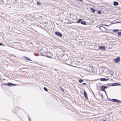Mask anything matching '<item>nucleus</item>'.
Returning a JSON list of instances; mask_svg holds the SVG:
<instances>
[{
	"label": "nucleus",
	"mask_w": 121,
	"mask_h": 121,
	"mask_svg": "<svg viewBox=\"0 0 121 121\" xmlns=\"http://www.w3.org/2000/svg\"><path fill=\"white\" fill-rule=\"evenodd\" d=\"M106 47L105 46H102L99 47V49L101 50L104 51Z\"/></svg>",
	"instance_id": "2"
},
{
	"label": "nucleus",
	"mask_w": 121,
	"mask_h": 121,
	"mask_svg": "<svg viewBox=\"0 0 121 121\" xmlns=\"http://www.w3.org/2000/svg\"><path fill=\"white\" fill-rule=\"evenodd\" d=\"M26 58L28 60H31L30 59H29L28 58L26 57Z\"/></svg>",
	"instance_id": "19"
},
{
	"label": "nucleus",
	"mask_w": 121,
	"mask_h": 121,
	"mask_svg": "<svg viewBox=\"0 0 121 121\" xmlns=\"http://www.w3.org/2000/svg\"><path fill=\"white\" fill-rule=\"evenodd\" d=\"M112 101L113 102H120V101L118 100H117L116 99H112Z\"/></svg>",
	"instance_id": "10"
},
{
	"label": "nucleus",
	"mask_w": 121,
	"mask_h": 121,
	"mask_svg": "<svg viewBox=\"0 0 121 121\" xmlns=\"http://www.w3.org/2000/svg\"><path fill=\"white\" fill-rule=\"evenodd\" d=\"M68 65H69V64H68Z\"/></svg>",
	"instance_id": "24"
},
{
	"label": "nucleus",
	"mask_w": 121,
	"mask_h": 121,
	"mask_svg": "<svg viewBox=\"0 0 121 121\" xmlns=\"http://www.w3.org/2000/svg\"><path fill=\"white\" fill-rule=\"evenodd\" d=\"M7 85L9 86H14L15 84H13L11 83H7Z\"/></svg>",
	"instance_id": "8"
},
{
	"label": "nucleus",
	"mask_w": 121,
	"mask_h": 121,
	"mask_svg": "<svg viewBox=\"0 0 121 121\" xmlns=\"http://www.w3.org/2000/svg\"><path fill=\"white\" fill-rule=\"evenodd\" d=\"M119 31V30L118 29L113 30V32H117L118 31Z\"/></svg>",
	"instance_id": "13"
},
{
	"label": "nucleus",
	"mask_w": 121,
	"mask_h": 121,
	"mask_svg": "<svg viewBox=\"0 0 121 121\" xmlns=\"http://www.w3.org/2000/svg\"><path fill=\"white\" fill-rule=\"evenodd\" d=\"M83 94L85 97L87 99H88L87 94L85 91H84L83 92Z\"/></svg>",
	"instance_id": "5"
},
{
	"label": "nucleus",
	"mask_w": 121,
	"mask_h": 121,
	"mask_svg": "<svg viewBox=\"0 0 121 121\" xmlns=\"http://www.w3.org/2000/svg\"><path fill=\"white\" fill-rule=\"evenodd\" d=\"M81 19H79V20L77 21V23H81Z\"/></svg>",
	"instance_id": "11"
},
{
	"label": "nucleus",
	"mask_w": 121,
	"mask_h": 121,
	"mask_svg": "<svg viewBox=\"0 0 121 121\" xmlns=\"http://www.w3.org/2000/svg\"><path fill=\"white\" fill-rule=\"evenodd\" d=\"M99 80L102 81H108V80L105 78H101L99 79Z\"/></svg>",
	"instance_id": "7"
},
{
	"label": "nucleus",
	"mask_w": 121,
	"mask_h": 121,
	"mask_svg": "<svg viewBox=\"0 0 121 121\" xmlns=\"http://www.w3.org/2000/svg\"><path fill=\"white\" fill-rule=\"evenodd\" d=\"M98 13L99 14H100L101 13V12L100 11H98Z\"/></svg>",
	"instance_id": "18"
},
{
	"label": "nucleus",
	"mask_w": 121,
	"mask_h": 121,
	"mask_svg": "<svg viewBox=\"0 0 121 121\" xmlns=\"http://www.w3.org/2000/svg\"><path fill=\"white\" fill-rule=\"evenodd\" d=\"M112 86H116L121 85L120 84L116 83H113L111 84Z\"/></svg>",
	"instance_id": "6"
},
{
	"label": "nucleus",
	"mask_w": 121,
	"mask_h": 121,
	"mask_svg": "<svg viewBox=\"0 0 121 121\" xmlns=\"http://www.w3.org/2000/svg\"><path fill=\"white\" fill-rule=\"evenodd\" d=\"M117 34L119 36L121 35V32H118L117 33Z\"/></svg>",
	"instance_id": "15"
},
{
	"label": "nucleus",
	"mask_w": 121,
	"mask_h": 121,
	"mask_svg": "<svg viewBox=\"0 0 121 121\" xmlns=\"http://www.w3.org/2000/svg\"><path fill=\"white\" fill-rule=\"evenodd\" d=\"M3 45V44L1 43H0V45Z\"/></svg>",
	"instance_id": "22"
},
{
	"label": "nucleus",
	"mask_w": 121,
	"mask_h": 121,
	"mask_svg": "<svg viewBox=\"0 0 121 121\" xmlns=\"http://www.w3.org/2000/svg\"><path fill=\"white\" fill-rule=\"evenodd\" d=\"M79 81L80 83H82L83 82V80L82 79H80L79 80Z\"/></svg>",
	"instance_id": "16"
},
{
	"label": "nucleus",
	"mask_w": 121,
	"mask_h": 121,
	"mask_svg": "<svg viewBox=\"0 0 121 121\" xmlns=\"http://www.w3.org/2000/svg\"><path fill=\"white\" fill-rule=\"evenodd\" d=\"M37 4H39V2H37Z\"/></svg>",
	"instance_id": "20"
},
{
	"label": "nucleus",
	"mask_w": 121,
	"mask_h": 121,
	"mask_svg": "<svg viewBox=\"0 0 121 121\" xmlns=\"http://www.w3.org/2000/svg\"><path fill=\"white\" fill-rule=\"evenodd\" d=\"M44 89L45 91H48L46 87H44Z\"/></svg>",
	"instance_id": "17"
},
{
	"label": "nucleus",
	"mask_w": 121,
	"mask_h": 121,
	"mask_svg": "<svg viewBox=\"0 0 121 121\" xmlns=\"http://www.w3.org/2000/svg\"><path fill=\"white\" fill-rule=\"evenodd\" d=\"M55 34L56 35L60 37H61L62 36L61 33L58 31L56 32H55Z\"/></svg>",
	"instance_id": "4"
},
{
	"label": "nucleus",
	"mask_w": 121,
	"mask_h": 121,
	"mask_svg": "<svg viewBox=\"0 0 121 121\" xmlns=\"http://www.w3.org/2000/svg\"><path fill=\"white\" fill-rule=\"evenodd\" d=\"M81 23L83 25H86V23L85 22H82V21L81 22Z\"/></svg>",
	"instance_id": "14"
},
{
	"label": "nucleus",
	"mask_w": 121,
	"mask_h": 121,
	"mask_svg": "<svg viewBox=\"0 0 121 121\" xmlns=\"http://www.w3.org/2000/svg\"><path fill=\"white\" fill-rule=\"evenodd\" d=\"M91 10L93 13H94L95 11V9L93 8H91Z\"/></svg>",
	"instance_id": "12"
},
{
	"label": "nucleus",
	"mask_w": 121,
	"mask_h": 121,
	"mask_svg": "<svg viewBox=\"0 0 121 121\" xmlns=\"http://www.w3.org/2000/svg\"><path fill=\"white\" fill-rule=\"evenodd\" d=\"M120 59L119 57H118L117 58L114 59L113 60V61L116 63H117L120 61Z\"/></svg>",
	"instance_id": "1"
},
{
	"label": "nucleus",
	"mask_w": 121,
	"mask_h": 121,
	"mask_svg": "<svg viewBox=\"0 0 121 121\" xmlns=\"http://www.w3.org/2000/svg\"><path fill=\"white\" fill-rule=\"evenodd\" d=\"M113 4L114 5L117 6L118 5V3L117 2L114 1L113 2Z\"/></svg>",
	"instance_id": "9"
},
{
	"label": "nucleus",
	"mask_w": 121,
	"mask_h": 121,
	"mask_svg": "<svg viewBox=\"0 0 121 121\" xmlns=\"http://www.w3.org/2000/svg\"><path fill=\"white\" fill-rule=\"evenodd\" d=\"M104 91L105 92V93H106V91H105V90H104Z\"/></svg>",
	"instance_id": "23"
},
{
	"label": "nucleus",
	"mask_w": 121,
	"mask_h": 121,
	"mask_svg": "<svg viewBox=\"0 0 121 121\" xmlns=\"http://www.w3.org/2000/svg\"><path fill=\"white\" fill-rule=\"evenodd\" d=\"M107 86H101L100 87V89L102 91H104V89H105L107 88Z\"/></svg>",
	"instance_id": "3"
},
{
	"label": "nucleus",
	"mask_w": 121,
	"mask_h": 121,
	"mask_svg": "<svg viewBox=\"0 0 121 121\" xmlns=\"http://www.w3.org/2000/svg\"><path fill=\"white\" fill-rule=\"evenodd\" d=\"M83 85H85V84L86 85V83H83Z\"/></svg>",
	"instance_id": "21"
}]
</instances>
